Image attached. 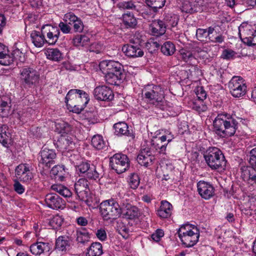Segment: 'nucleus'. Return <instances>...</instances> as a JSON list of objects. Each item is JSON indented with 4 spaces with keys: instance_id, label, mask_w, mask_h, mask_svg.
Instances as JSON below:
<instances>
[{
    "instance_id": "f257e3e1",
    "label": "nucleus",
    "mask_w": 256,
    "mask_h": 256,
    "mask_svg": "<svg viewBox=\"0 0 256 256\" xmlns=\"http://www.w3.org/2000/svg\"><path fill=\"white\" fill-rule=\"evenodd\" d=\"M214 132L222 138L234 134L238 128V122L232 114L226 112L218 114L213 121Z\"/></svg>"
},
{
    "instance_id": "f03ea898",
    "label": "nucleus",
    "mask_w": 256,
    "mask_h": 256,
    "mask_svg": "<svg viewBox=\"0 0 256 256\" xmlns=\"http://www.w3.org/2000/svg\"><path fill=\"white\" fill-rule=\"evenodd\" d=\"M100 68L104 75L106 82L110 85L118 86L125 78L124 68L118 62L112 60L102 61Z\"/></svg>"
},
{
    "instance_id": "7ed1b4c3",
    "label": "nucleus",
    "mask_w": 256,
    "mask_h": 256,
    "mask_svg": "<svg viewBox=\"0 0 256 256\" xmlns=\"http://www.w3.org/2000/svg\"><path fill=\"white\" fill-rule=\"evenodd\" d=\"M65 100L68 109L76 114L80 113L90 100L88 94L82 90L76 89L69 90Z\"/></svg>"
},
{
    "instance_id": "20e7f679",
    "label": "nucleus",
    "mask_w": 256,
    "mask_h": 256,
    "mask_svg": "<svg viewBox=\"0 0 256 256\" xmlns=\"http://www.w3.org/2000/svg\"><path fill=\"white\" fill-rule=\"evenodd\" d=\"M144 92V98L147 104L162 110L165 109L164 92L160 86H148Z\"/></svg>"
},
{
    "instance_id": "39448f33",
    "label": "nucleus",
    "mask_w": 256,
    "mask_h": 256,
    "mask_svg": "<svg viewBox=\"0 0 256 256\" xmlns=\"http://www.w3.org/2000/svg\"><path fill=\"white\" fill-rule=\"evenodd\" d=\"M208 166L212 170L222 171L226 169V161L222 151L217 148H210L204 154Z\"/></svg>"
},
{
    "instance_id": "423d86ee",
    "label": "nucleus",
    "mask_w": 256,
    "mask_h": 256,
    "mask_svg": "<svg viewBox=\"0 0 256 256\" xmlns=\"http://www.w3.org/2000/svg\"><path fill=\"white\" fill-rule=\"evenodd\" d=\"M182 244L186 248L195 245L198 240L200 234L196 227L186 224L182 226L176 232Z\"/></svg>"
},
{
    "instance_id": "0eeeda50",
    "label": "nucleus",
    "mask_w": 256,
    "mask_h": 256,
    "mask_svg": "<svg viewBox=\"0 0 256 256\" xmlns=\"http://www.w3.org/2000/svg\"><path fill=\"white\" fill-rule=\"evenodd\" d=\"M122 208L114 198L102 202L100 205L102 216L104 220H112L119 218L122 213Z\"/></svg>"
},
{
    "instance_id": "6e6552de",
    "label": "nucleus",
    "mask_w": 256,
    "mask_h": 256,
    "mask_svg": "<svg viewBox=\"0 0 256 256\" xmlns=\"http://www.w3.org/2000/svg\"><path fill=\"white\" fill-rule=\"evenodd\" d=\"M39 72L32 67L26 66L20 70L19 80L22 85L25 88H32L39 82Z\"/></svg>"
},
{
    "instance_id": "1a4fd4ad",
    "label": "nucleus",
    "mask_w": 256,
    "mask_h": 256,
    "mask_svg": "<svg viewBox=\"0 0 256 256\" xmlns=\"http://www.w3.org/2000/svg\"><path fill=\"white\" fill-rule=\"evenodd\" d=\"M76 170L80 175L86 177L89 179L96 180L102 176V172L100 168L96 166L90 164L88 162H82L76 166Z\"/></svg>"
},
{
    "instance_id": "9d476101",
    "label": "nucleus",
    "mask_w": 256,
    "mask_h": 256,
    "mask_svg": "<svg viewBox=\"0 0 256 256\" xmlns=\"http://www.w3.org/2000/svg\"><path fill=\"white\" fill-rule=\"evenodd\" d=\"M110 164L116 173L120 174L128 169L130 160L126 155L118 153L110 158Z\"/></svg>"
},
{
    "instance_id": "9b49d317",
    "label": "nucleus",
    "mask_w": 256,
    "mask_h": 256,
    "mask_svg": "<svg viewBox=\"0 0 256 256\" xmlns=\"http://www.w3.org/2000/svg\"><path fill=\"white\" fill-rule=\"evenodd\" d=\"M232 95L235 98L244 96L246 92L245 80L240 76H234L228 84Z\"/></svg>"
},
{
    "instance_id": "f8f14e48",
    "label": "nucleus",
    "mask_w": 256,
    "mask_h": 256,
    "mask_svg": "<svg viewBox=\"0 0 256 256\" xmlns=\"http://www.w3.org/2000/svg\"><path fill=\"white\" fill-rule=\"evenodd\" d=\"M56 157V154L54 150L46 148H42L40 152L39 166H42L44 169L48 170L55 164Z\"/></svg>"
},
{
    "instance_id": "ddd939ff",
    "label": "nucleus",
    "mask_w": 256,
    "mask_h": 256,
    "mask_svg": "<svg viewBox=\"0 0 256 256\" xmlns=\"http://www.w3.org/2000/svg\"><path fill=\"white\" fill-rule=\"evenodd\" d=\"M174 138V136L169 134L168 135L162 136L158 138L152 140V147L155 149L158 153L165 154L166 146Z\"/></svg>"
},
{
    "instance_id": "4468645a",
    "label": "nucleus",
    "mask_w": 256,
    "mask_h": 256,
    "mask_svg": "<svg viewBox=\"0 0 256 256\" xmlns=\"http://www.w3.org/2000/svg\"><path fill=\"white\" fill-rule=\"evenodd\" d=\"M42 32L46 36V42L49 44H54L58 41L60 32L56 27H54L51 24H46L42 27Z\"/></svg>"
},
{
    "instance_id": "2eb2a0df",
    "label": "nucleus",
    "mask_w": 256,
    "mask_h": 256,
    "mask_svg": "<svg viewBox=\"0 0 256 256\" xmlns=\"http://www.w3.org/2000/svg\"><path fill=\"white\" fill-rule=\"evenodd\" d=\"M122 51L128 56L138 58L144 56V52L140 48V45L130 40L128 44H124L122 48Z\"/></svg>"
},
{
    "instance_id": "dca6fc26",
    "label": "nucleus",
    "mask_w": 256,
    "mask_h": 256,
    "mask_svg": "<svg viewBox=\"0 0 256 256\" xmlns=\"http://www.w3.org/2000/svg\"><path fill=\"white\" fill-rule=\"evenodd\" d=\"M15 174L17 178L23 182H29L33 177L30 166L26 164L18 166L15 170Z\"/></svg>"
},
{
    "instance_id": "f3484780",
    "label": "nucleus",
    "mask_w": 256,
    "mask_h": 256,
    "mask_svg": "<svg viewBox=\"0 0 256 256\" xmlns=\"http://www.w3.org/2000/svg\"><path fill=\"white\" fill-rule=\"evenodd\" d=\"M88 182L84 178L79 179L74 184V190L78 198L84 200L89 192Z\"/></svg>"
},
{
    "instance_id": "a211bd4d",
    "label": "nucleus",
    "mask_w": 256,
    "mask_h": 256,
    "mask_svg": "<svg viewBox=\"0 0 256 256\" xmlns=\"http://www.w3.org/2000/svg\"><path fill=\"white\" fill-rule=\"evenodd\" d=\"M44 200L46 206L53 210L63 209L66 204L64 200L55 194H47Z\"/></svg>"
},
{
    "instance_id": "6ab92c4d",
    "label": "nucleus",
    "mask_w": 256,
    "mask_h": 256,
    "mask_svg": "<svg viewBox=\"0 0 256 256\" xmlns=\"http://www.w3.org/2000/svg\"><path fill=\"white\" fill-rule=\"evenodd\" d=\"M94 98L99 100L110 101L114 97L112 90L105 86L96 87L94 90Z\"/></svg>"
},
{
    "instance_id": "aec40b11",
    "label": "nucleus",
    "mask_w": 256,
    "mask_h": 256,
    "mask_svg": "<svg viewBox=\"0 0 256 256\" xmlns=\"http://www.w3.org/2000/svg\"><path fill=\"white\" fill-rule=\"evenodd\" d=\"M198 192L201 197L205 200H209L214 194V188L210 182L200 180L197 184Z\"/></svg>"
},
{
    "instance_id": "412c9836",
    "label": "nucleus",
    "mask_w": 256,
    "mask_h": 256,
    "mask_svg": "<svg viewBox=\"0 0 256 256\" xmlns=\"http://www.w3.org/2000/svg\"><path fill=\"white\" fill-rule=\"evenodd\" d=\"M250 166H243L241 168V176L244 180L253 185L256 184V168Z\"/></svg>"
},
{
    "instance_id": "4be33fe9",
    "label": "nucleus",
    "mask_w": 256,
    "mask_h": 256,
    "mask_svg": "<svg viewBox=\"0 0 256 256\" xmlns=\"http://www.w3.org/2000/svg\"><path fill=\"white\" fill-rule=\"evenodd\" d=\"M138 163L146 168L152 164L154 157L152 154L149 148H145L141 150L136 158Z\"/></svg>"
},
{
    "instance_id": "5701e85b",
    "label": "nucleus",
    "mask_w": 256,
    "mask_h": 256,
    "mask_svg": "<svg viewBox=\"0 0 256 256\" xmlns=\"http://www.w3.org/2000/svg\"><path fill=\"white\" fill-rule=\"evenodd\" d=\"M51 249V244L48 242H37L30 246L31 253L36 256L48 253Z\"/></svg>"
},
{
    "instance_id": "b1692460",
    "label": "nucleus",
    "mask_w": 256,
    "mask_h": 256,
    "mask_svg": "<svg viewBox=\"0 0 256 256\" xmlns=\"http://www.w3.org/2000/svg\"><path fill=\"white\" fill-rule=\"evenodd\" d=\"M65 18L68 20V24L72 26L74 32H82L84 28V24L81 19L77 17L72 13H68L66 14Z\"/></svg>"
},
{
    "instance_id": "393cba45",
    "label": "nucleus",
    "mask_w": 256,
    "mask_h": 256,
    "mask_svg": "<svg viewBox=\"0 0 256 256\" xmlns=\"http://www.w3.org/2000/svg\"><path fill=\"white\" fill-rule=\"evenodd\" d=\"M254 28L250 25L246 24H242L238 27V35L240 38H242V34L244 38V42H247L248 44L250 46L252 44V41L248 42V38H252V36L254 34Z\"/></svg>"
},
{
    "instance_id": "a878e982",
    "label": "nucleus",
    "mask_w": 256,
    "mask_h": 256,
    "mask_svg": "<svg viewBox=\"0 0 256 256\" xmlns=\"http://www.w3.org/2000/svg\"><path fill=\"white\" fill-rule=\"evenodd\" d=\"M172 206L170 202L162 200L157 211V214L162 218H168L172 214Z\"/></svg>"
},
{
    "instance_id": "bb28decb",
    "label": "nucleus",
    "mask_w": 256,
    "mask_h": 256,
    "mask_svg": "<svg viewBox=\"0 0 256 256\" xmlns=\"http://www.w3.org/2000/svg\"><path fill=\"white\" fill-rule=\"evenodd\" d=\"M213 32L217 33L216 26H210L207 29L198 28L196 32V36L197 39L202 42H208L210 40V34Z\"/></svg>"
},
{
    "instance_id": "cd10ccee",
    "label": "nucleus",
    "mask_w": 256,
    "mask_h": 256,
    "mask_svg": "<svg viewBox=\"0 0 256 256\" xmlns=\"http://www.w3.org/2000/svg\"><path fill=\"white\" fill-rule=\"evenodd\" d=\"M72 240L66 236H60L56 240V249L58 251L64 252L70 250Z\"/></svg>"
},
{
    "instance_id": "c85d7f7f",
    "label": "nucleus",
    "mask_w": 256,
    "mask_h": 256,
    "mask_svg": "<svg viewBox=\"0 0 256 256\" xmlns=\"http://www.w3.org/2000/svg\"><path fill=\"white\" fill-rule=\"evenodd\" d=\"M150 31L156 36L163 35L166 31L164 22L162 20H158L153 21L150 26Z\"/></svg>"
},
{
    "instance_id": "c756f323",
    "label": "nucleus",
    "mask_w": 256,
    "mask_h": 256,
    "mask_svg": "<svg viewBox=\"0 0 256 256\" xmlns=\"http://www.w3.org/2000/svg\"><path fill=\"white\" fill-rule=\"evenodd\" d=\"M114 134L118 136H126L134 138L132 132L128 130V126L126 123L120 122L114 125Z\"/></svg>"
},
{
    "instance_id": "7c9ffc66",
    "label": "nucleus",
    "mask_w": 256,
    "mask_h": 256,
    "mask_svg": "<svg viewBox=\"0 0 256 256\" xmlns=\"http://www.w3.org/2000/svg\"><path fill=\"white\" fill-rule=\"evenodd\" d=\"M30 38L34 46L37 48H41L46 42V38L42 30L40 32L33 30L30 34Z\"/></svg>"
},
{
    "instance_id": "2f4dec72",
    "label": "nucleus",
    "mask_w": 256,
    "mask_h": 256,
    "mask_svg": "<svg viewBox=\"0 0 256 256\" xmlns=\"http://www.w3.org/2000/svg\"><path fill=\"white\" fill-rule=\"evenodd\" d=\"M10 142L11 136L8 126L5 124H0V143L8 148Z\"/></svg>"
},
{
    "instance_id": "473e14b6",
    "label": "nucleus",
    "mask_w": 256,
    "mask_h": 256,
    "mask_svg": "<svg viewBox=\"0 0 256 256\" xmlns=\"http://www.w3.org/2000/svg\"><path fill=\"white\" fill-rule=\"evenodd\" d=\"M74 46L76 47H84L88 46L90 43V39L88 36L85 34L76 35L72 39Z\"/></svg>"
},
{
    "instance_id": "72a5a7b5",
    "label": "nucleus",
    "mask_w": 256,
    "mask_h": 256,
    "mask_svg": "<svg viewBox=\"0 0 256 256\" xmlns=\"http://www.w3.org/2000/svg\"><path fill=\"white\" fill-rule=\"evenodd\" d=\"M51 189L64 198H70L72 196V192L70 189L61 184H52Z\"/></svg>"
},
{
    "instance_id": "f704fd0d",
    "label": "nucleus",
    "mask_w": 256,
    "mask_h": 256,
    "mask_svg": "<svg viewBox=\"0 0 256 256\" xmlns=\"http://www.w3.org/2000/svg\"><path fill=\"white\" fill-rule=\"evenodd\" d=\"M59 142L62 148L68 151L71 150L74 146L72 138L70 136H62Z\"/></svg>"
},
{
    "instance_id": "c9c22d12",
    "label": "nucleus",
    "mask_w": 256,
    "mask_h": 256,
    "mask_svg": "<svg viewBox=\"0 0 256 256\" xmlns=\"http://www.w3.org/2000/svg\"><path fill=\"white\" fill-rule=\"evenodd\" d=\"M196 7L194 4L192 3L188 0H184L182 2L180 9L182 12L192 14L196 12H200V9Z\"/></svg>"
},
{
    "instance_id": "e433bc0d",
    "label": "nucleus",
    "mask_w": 256,
    "mask_h": 256,
    "mask_svg": "<svg viewBox=\"0 0 256 256\" xmlns=\"http://www.w3.org/2000/svg\"><path fill=\"white\" fill-rule=\"evenodd\" d=\"M103 253L102 247L100 242H94L88 250L86 256H100Z\"/></svg>"
},
{
    "instance_id": "4c0bfd02",
    "label": "nucleus",
    "mask_w": 256,
    "mask_h": 256,
    "mask_svg": "<svg viewBox=\"0 0 256 256\" xmlns=\"http://www.w3.org/2000/svg\"><path fill=\"white\" fill-rule=\"evenodd\" d=\"M46 58L53 61L58 62L62 60V54L58 48H48L45 52Z\"/></svg>"
},
{
    "instance_id": "58836bf2",
    "label": "nucleus",
    "mask_w": 256,
    "mask_h": 256,
    "mask_svg": "<svg viewBox=\"0 0 256 256\" xmlns=\"http://www.w3.org/2000/svg\"><path fill=\"white\" fill-rule=\"evenodd\" d=\"M163 22L166 27H174L178 23V18L176 14H164Z\"/></svg>"
},
{
    "instance_id": "ea45409f",
    "label": "nucleus",
    "mask_w": 256,
    "mask_h": 256,
    "mask_svg": "<svg viewBox=\"0 0 256 256\" xmlns=\"http://www.w3.org/2000/svg\"><path fill=\"white\" fill-rule=\"evenodd\" d=\"M14 57L12 54H10L8 48L0 52V64L8 66L14 62Z\"/></svg>"
},
{
    "instance_id": "a19ab883",
    "label": "nucleus",
    "mask_w": 256,
    "mask_h": 256,
    "mask_svg": "<svg viewBox=\"0 0 256 256\" xmlns=\"http://www.w3.org/2000/svg\"><path fill=\"white\" fill-rule=\"evenodd\" d=\"M76 240L78 242L84 244L89 242L90 234L86 228H80L76 230Z\"/></svg>"
},
{
    "instance_id": "79ce46f5",
    "label": "nucleus",
    "mask_w": 256,
    "mask_h": 256,
    "mask_svg": "<svg viewBox=\"0 0 256 256\" xmlns=\"http://www.w3.org/2000/svg\"><path fill=\"white\" fill-rule=\"evenodd\" d=\"M66 170L64 165H56L54 166L50 171V174L56 176L60 181H62L64 178Z\"/></svg>"
},
{
    "instance_id": "37998d69",
    "label": "nucleus",
    "mask_w": 256,
    "mask_h": 256,
    "mask_svg": "<svg viewBox=\"0 0 256 256\" xmlns=\"http://www.w3.org/2000/svg\"><path fill=\"white\" fill-rule=\"evenodd\" d=\"M192 108L199 113L204 112L208 110V106L202 100H195L190 104Z\"/></svg>"
},
{
    "instance_id": "c03bdc74",
    "label": "nucleus",
    "mask_w": 256,
    "mask_h": 256,
    "mask_svg": "<svg viewBox=\"0 0 256 256\" xmlns=\"http://www.w3.org/2000/svg\"><path fill=\"white\" fill-rule=\"evenodd\" d=\"M126 211L124 214V216L126 218L134 219L138 216L140 212L137 207L127 204L126 206Z\"/></svg>"
},
{
    "instance_id": "a18cd8bd",
    "label": "nucleus",
    "mask_w": 256,
    "mask_h": 256,
    "mask_svg": "<svg viewBox=\"0 0 256 256\" xmlns=\"http://www.w3.org/2000/svg\"><path fill=\"white\" fill-rule=\"evenodd\" d=\"M175 51V46L170 41L166 42L161 46V52L166 56H172Z\"/></svg>"
},
{
    "instance_id": "49530a36",
    "label": "nucleus",
    "mask_w": 256,
    "mask_h": 256,
    "mask_svg": "<svg viewBox=\"0 0 256 256\" xmlns=\"http://www.w3.org/2000/svg\"><path fill=\"white\" fill-rule=\"evenodd\" d=\"M122 20L124 24L128 28H134L136 25V18L130 12L124 14Z\"/></svg>"
},
{
    "instance_id": "de8ad7c7",
    "label": "nucleus",
    "mask_w": 256,
    "mask_h": 256,
    "mask_svg": "<svg viewBox=\"0 0 256 256\" xmlns=\"http://www.w3.org/2000/svg\"><path fill=\"white\" fill-rule=\"evenodd\" d=\"M56 126L57 131L62 136L65 134H68L72 130L71 126L68 123L63 121L56 123Z\"/></svg>"
},
{
    "instance_id": "09e8293b",
    "label": "nucleus",
    "mask_w": 256,
    "mask_h": 256,
    "mask_svg": "<svg viewBox=\"0 0 256 256\" xmlns=\"http://www.w3.org/2000/svg\"><path fill=\"white\" fill-rule=\"evenodd\" d=\"M92 146L97 150H102L105 146V142L102 136L94 135L92 138Z\"/></svg>"
},
{
    "instance_id": "8fccbe9b",
    "label": "nucleus",
    "mask_w": 256,
    "mask_h": 256,
    "mask_svg": "<svg viewBox=\"0 0 256 256\" xmlns=\"http://www.w3.org/2000/svg\"><path fill=\"white\" fill-rule=\"evenodd\" d=\"M158 12V10L148 6L143 10L142 16L144 18L150 21L153 19Z\"/></svg>"
},
{
    "instance_id": "3c124183",
    "label": "nucleus",
    "mask_w": 256,
    "mask_h": 256,
    "mask_svg": "<svg viewBox=\"0 0 256 256\" xmlns=\"http://www.w3.org/2000/svg\"><path fill=\"white\" fill-rule=\"evenodd\" d=\"M160 45L161 44H160L158 40H157V38H156V39L150 38L146 43L145 46L150 53H152L154 51L158 50Z\"/></svg>"
},
{
    "instance_id": "603ef678",
    "label": "nucleus",
    "mask_w": 256,
    "mask_h": 256,
    "mask_svg": "<svg viewBox=\"0 0 256 256\" xmlns=\"http://www.w3.org/2000/svg\"><path fill=\"white\" fill-rule=\"evenodd\" d=\"M62 222V218L59 215H56L50 220L48 224L52 228L57 230L60 227Z\"/></svg>"
},
{
    "instance_id": "864d4df0",
    "label": "nucleus",
    "mask_w": 256,
    "mask_h": 256,
    "mask_svg": "<svg viewBox=\"0 0 256 256\" xmlns=\"http://www.w3.org/2000/svg\"><path fill=\"white\" fill-rule=\"evenodd\" d=\"M10 111V106L6 101L2 98L0 99V114L2 117L8 116Z\"/></svg>"
},
{
    "instance_id": "5fc2aeb1",
    "label": "nucleus",
    "mask_w": 256,
    "mask_h": 256,
    "mask_svg": "<svg viewBox=\"0 0 256 256\" xmlns=\"http://www.w3.org/2000/svg\"><path fill=\"white\" fill-rule=\"evenodd\" d=\"M146 2L148 6L158 10L164 6L166 0H146Z\"/></svg>"
},
{
    "instance_id": "6e6d98bb",
    "label": "nucleus",
    "mask_w": 256,
    "mask_h": 256,
    "mask_svg": "<svg viewBox=\"0 0 256 256\" xmlns=\"http://www.w3.org/2000/svg\"><path fill=\"white\" fill-rule=\"evenodd\" d=\"M181 58L185 62H190L194 57L192 52L187 49H182L180 50Z\"/></svg>"
},
{
    "instance_id": "4d7b16f0",
    "label": "nucleus",
    "mask_w": 256,
    "mask_h": 256,
    "mask_svg": "<svg viewBox=\"0 0 256 256\" xmlns=\"http://www.w3.org/2000/svg\"><path fill=\"white\" fill-rule=\"evenodd\" d=\"M128 183L130 187L135 190L140 184V178L138 174L133 173L130 176Z\"/></svg>"
},
{
    "instance_id": "13d9d810",
    "label": "nucleus",
    "mask_w": 256,
    "mask_h": 256,
    "mask_svg": "<svg viewBox=\"0 0 256 256\" xmlns=\"http://www.w3.org/2000/svg\"><path fill=\"white\" fill-rule=\"evenodd\" d=\"M117 6L120 9L123 10H136V6L132 0L120 2L118 4Z\"/></svg>"
},
{
    "instance_id": "bf43d9fd",
    "label": "nucleus",
    "mask_w": 256,
    "mask_h": 256,
    "mask_svg": "<svg viewBox=\"0 0 256 256\" xmlns=\"http://www.w3.org/2000/svg\"><path fill=\"white\" fill-rule=\"evenodd\" d=\"M214 32H213L212 33V34H210L209 41L214 43L221 44L223 42L224 40V36L222 34L218 32L216 36H214Z\"/></svg>"
},
{
    "instance_id": "052dcab7",
    "label": "nucleus",
    "mask_w": 256,
    "mask_h": 256,
    "mask_svg": "<svg viewBox=\"0 0 256 256\" xmlns=\"http://www.w3.org/2000/svg\"><path fill=\"white\" fill-rule=\"evenodd\" d=\"M164 236V232L163 230L161 229H158L151 234V238L154 241L158 242Z\"/></svg>"
},
{
    "instance_id": "680f3d73",
    "label": "nucleus",
    "mask_w": 256,
    "mask_h": 256,
    "mask_svg": "<svg viewBox=\"0 0 256 256\" xmlns=\"http://www.w3.org/2000/svg\"><path fill=\"white\" fill-rule=\"evenodd\" d=\"M236 54V52L232 50H224L222 52V58L224 59L230 60Z\"/></svg>"
},
{
    "instance_id": "e2e57ef3",
    "label": "nucleus",
    "mask_w": 256,
    "mask_h": 256,
    "mask_svg": "<svg viewBox=\"0 0 256 256\" xmlns=\"http://www.w3.org/2000/svg\"><path fill=\"white\" fill-rule=\"evenodd\" d=\"M14 188L16 192L21 194L25 191L24 187L18 180H16L14 184Z\"/></svg>"
},
{
    "instance_id": "0e129e2a",
    "label": "nucleus",
    "mask_w": 256,
    "mask_h": 256,
    "mask_svg": "<svg viewBox=\"0 0 256 256\" xmlns=\"http://www.w3.org/2000/svg\"><path fill=\"white\" fill-rule=\"evenodd\" d=\"M210 2V0H195L194 4L196 7H199L198 8L200 9V12H202L207 6Z\"/></svg>"
},
{
    "instance_id": "69168bd1",
    "label": "nucleus",
    "mask_w": 256,
    "mask_h": 256,
    "mask_svg": "<svg viewBox=\"0 0 256 256\" xmlns=\"http://www.w3.org/2000/svg\"><path fill=\"white\" fill-rule=\"evenodd\" d=\"M249 163L256 168V148L252 149L250 152Z\"/></svg>"
},
{
    "instance_id": "338daca9",
    "label": "nucleus",
    "mask_w": 256,
    "mask_h": 256,
    "mask_svg": "<svg viewBox=\"0 0 256 256\" xmlns=\"http://www.w3.org/2000/svg\"><path fill=\"white\" fill-rule=\"evenodd\" d=\"M58 26L64 34L70 33L72 28L68 24L60 22L58 24Z\"/></svg>"
},
{
    "instance_id": "774afa93",
    "label": "nucleus",
    "mask_w": 256,
    "mask_h": 256,
    "mask_svg": "<svg viewBox=\"0 0 256 256\" xmlns=\"http://www.w3.org/2000/svg\"><path fill=\"white\" fill-rule=\"evenodd\" d=\"M97 238L100 240L104 241L106 239V230L104 228L98 230L96 232Z\"/></svg>"
}]
</instances>
